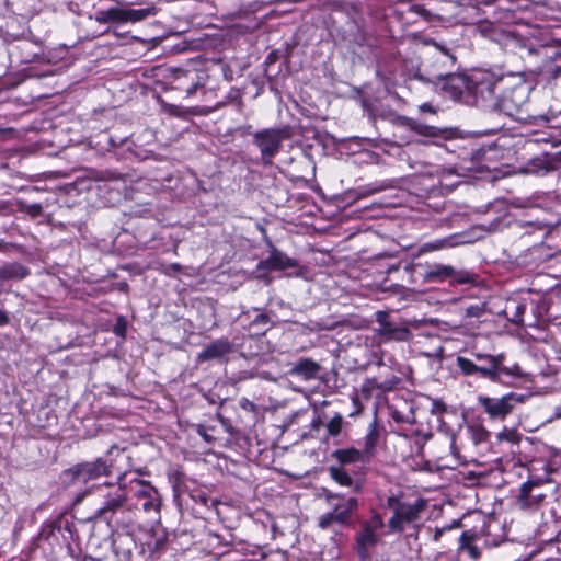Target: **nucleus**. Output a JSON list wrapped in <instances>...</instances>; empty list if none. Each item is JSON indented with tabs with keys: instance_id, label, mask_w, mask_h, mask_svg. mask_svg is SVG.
Wrapping results in <instances>:
<instances>
[{
	"instance_id": "f257e3e1",
	"label": "nucleus",
	"mask_w": 561,
	"mask_h": 561,
	"mask_svg": "<svg viewBox=\"0 0 561 561\" xmlns=\"http://www.w3.org/2000/svg\"><path fill=\"white\" fill-rule=\"evenodd\" d=\"M507 76L492 70H474L469 75V94L474 103L484 110L492 111L496 106L499 94L507 85Z\"/></svg>"
},
{
	"instance_id": "f03ea898",
	"label": "nucleus",
	"mask_w": 561,
	"mask_h": 561,
	"mask_svg": "<svg viewBox=\"0 0 561 561\" xmlns=\"http://www.w3.org/2000/svg\"><path fill=\"white\" fill-rule=\"evenodd\" d=\"M324 501L329 511L318 518V527L327 530L335 526L348 527L358 511V499L343 493L324 491Z\"/></svg>"
},
{
	"instance_id": "7ed1b4c3",
	"label": "nucleus",
	"mask_w": 561,
	"mask_h": 561,
	"mask_svg": "<svg viewBox=\"0 0 561 561\" xmlns=\"http://www.w3.org/2000/svg\"><path fill=\"white\" fill-rule=\"evenodd\" d=\"M128 518L124 522L134 524L144 513L151 519L156 520L160 517L161 496L158 490L150 483L137 481L134 486L128 489Z\"/></svg>"
},
{
	"instance_id": "20e7f679",
	"label": "nucleus",
	"mask_w": 561,
	"mask_h": 561,
	"mask_svg": "<svg viewBox=\"0 0 561 561\" xmlns=\"http://www.w3.org/2000/svg\"><path fill=\"white\" fill-rule=\"evenodd\" d=\"M102 502L94 513V517L106 522L108 525L129 526L124 522L128 518V489L122 485L106 484L100 489Z\"/></svg>"
},
{
	"instance_id": "39448f33",
	"label": "nucleus",
	"mask_w": 561,
	"mask_h": 561,
	"mask_svg": "<svg viewBox=\"0 0 561 561\" xmlns=\"http://www.w3.org/2000/svg\"><path fill=\"white\" fill-rule=\"evenodd\" d=\"M529 99V89L523 82L511 84V78H507V85L499 94L497 104L491 112L503 113L504 115L522 123L529 121L527 113Z\"/></svg>"
},
{
	"instance_id": "423d86ee",
	"label": "nucleus",
	"mask_w": 561,
	"mask_h": 561,
	"mask_svg": "<svg viewBox=\"0 0 561 561\" xmlns=\"http://www.w3.org/2000/svg\"><path fill=\"white\" fill-rule=\"evenodd\" d=\"M472 357L473 359L458 356L456 359L457 367L465 376L479 375L492 382H500L501 360H505V354L474 352Z\"/></svg>"
},
{
	"instance_id": "0eeeda50",
	"label": "nucleus",
	"mask_w": 561,
	"mask_h": 561,
	"mask_svg": "<svg viewBox=\"0 0 561 561\" xmlns=\"http://www.w3.org/2000/svg\"><path fill=\"white\" fill-rule=\"evenodd\" d=\"M112 474V465L103 458H96L92 461H83L64 470L60 474L61 482L67 485L89 484L110 477Z\"/></svg>"
},
{
	"instance_id": "6e6552de",
	"label": "nucleus",
	"mask_w": 561,
	"mask_h": 561,
	"mask_svg": "<svg viewBox=\"0 0 561 561\" xmlns=\"http://www.w3.org/2000/svg\"><path fill=\"white\" fill-rule=\"evenodd\" d=\"M426 505L427 504L424 499H417L413 503H408L403 502L399 495H389L387 497V507L393 512L388 522L390 530L394 533H402L404 530V524L417 520L426 508Z\"/></svg>"
},
{
	"instance_id": "1a4fd4ad",
	"label": "nucleus",
	"mask_w": 561,
	"mask_h": 561,
	"mask_svg": "<svg viewBox=\"0 0 561 561\" xmlns=\"http://www.w3.org/2000/svg\"><path fill=\"white\" fill-rule=\"evenodd\" d=\"M376 323L378 327L375 328L374 331L376 335L385 342H409L413 337L410 327L417 325V321H411L408 319L394 321L387 311L376 312Z\"/></svg>"
},
{
	"instance_id": "9d476101",
	"label": "nucleus",
	"mask_w": 561,
	"mask_h": 561,
	"mask_svg": "<svg viewBox=\"0 0 561 561\" xmlns=\"http://www.w3.org/2000/svg\"><path fill=\"white\" fill-rule=\"evenodd\" d=\"M290 137L288 127L265 128L253 134V144L259 148L264 164H272L283 141Z\"/></svg>"
},
{
	"instance_id": "9b49d317",
	"label": "nucleus",
	"mask_w": 561,
	"mask_h": 561,
	"mask_svg": "<svg viewBox=\"0 0 561 561\" xmlns=\"http://www.w3.org/2000/svg\"><path fill=\"white\" fill-rule=\"evenodd\" d=\"M111 541L117 561H146L145 546H138L131 533L114 530Z\"/></svg>"
},
{
	"instance_id": "f8f14e48",
	"label": "nucleus",
	"mask_w": 561,
	"mask_h": 561,
	"mask_svg": "<svg viewBox=\"0 0 561 561\" xmlns=\"http://www.w3.org/2000/svg\"><path fill=\"white\" fill-rule=\"evenodd\" d=\"M419 78L422 81L434 83L438 90L453 100H460L465 90L469 92V75L456 73L454 70L435 71L434 79H424L423 75H420Z\"/></svg>"
},
{
	"instance_id": "ddd939ff",
	"label": "nucleus",
	"mask_w": 561,
	"mask_h": 561,
	"mask_svg": "<svg viewBox=\"0 0 561 561\" xmlns=\"http://www.w3.org/2000/svg\"><path fill=\"white\" fill-rule=\"evenodd\" d=\"M385 527L382 516L378 512H373L369 519L362 523V529L356 535V550L360 559H366L368 548L375 547L380 539L379 531Z\"/></svg>"
},
{
	"instance_id": "4468645a",
	"label": "nucleus",
	"mask_w": 561,
	"mask_h": 561,
	"mask_svg": "<svg viewBox=\"0 0 561 561\" xmlns=\"http://www.w3.org/2000/svg\"><path fill=\"white\" fill-rule=\"evenodd\" d=\"M525 400L524 394L515 392L507 393L501 398H491L480 396L478 398L479 404L483 408L484 412L493 420H504L512 413L517 403H523Z\"/></svg>"
},
{
	"instance_id": "2eb2a0df",
	"label": "nucleus",
	"mask_w": 561,
	"mask_h": 561,
	"mask_svg": "<svg viewBox=\"0 0 561 561\" xmlns=\"http://www.w3.org/2000/svg\"><path fill=\"white\" fill-rule=\"evenodd\" d=\"M426 44L432 45L434 51L431 53V61L427 65V77H424V79H434L435 71L448 72L455 69L457 57L447 46L434 39L427 41Z\"/></svg>"
},
{
	"instance_id": "dca6fc26",
	"label": "nucleus",
	"mask_w": 561,
	"mask_h": 561,
	"mask_svg": "<svg viewBox=\"0 0 561 561\" xmlns=\"http://www.w3.org/2000/svg\"><path fill=\"white\" fill-rule=\"evenodd\" d=\"M546 483L540 480H530L522 484L517 497V505L522 510H538L547 497Z\"/></svg>"
},
{
	"instance_id": "f3484780",
	"label": "nucleus",
	"mask_w": 561,
	"mask_h": 561,
	"mask_svg": "<svg viewBox=\"0 0 561 561\" xmlns=\"http://www.w3.org/2000/svg\"><path fill=\"white\" fill-rule=\"evenodd\" d=\"M231 352L232 343L228 339L221 337L207 344L204 350L197 354L196 360L199 363L224 360Z\"/></svg>"
},
{
	"instance_id": "a211bd4d",
	"label": "nucleus",
	"mask_w": 561,
	"mask_h": 561,
	"mask_svg": "<svg viewBox=\"0 0 561 561\" xmlns=\"http://www.w3.org/2000/svg\"><path fill=\"white\" fill-rule=\"evenodd\" d=\"M107 11V19L110 22H139L152 15L154 13L153 9H121V8H110Z\"/></svg>"
},
{
	"instance_id": "6ab92c4d",
	"label": "nucleus",
	"mask_w": 561,
	"mask_h": 561,
	"mask_svg": "<svg viewBox=\"0 0 561 561\" xmlns=\"http://www.w3.org/2000/svg\"><path fill=\"white\" fill-rule=\"evenodd\" d=\"M381 430L382 426L379 424L377 415H375L373 422L368 425L367 434L364 437V447L362 449L368 460H370V458L375 455Z\"/></svg>"
},
{
	"instance_id": "aec40b11",
	"label": "nucleus",
	"mask_w": 561,
	"mask_h": 561,
	"mask_svg": "<svg viewBox=\"0 0 561 561\" xmlns=\"http://www.w3.org/2000/svg\"><path fill=\"white\" fill-rule=\"evenodd\" d=\"M321 366L311 358H302L297 362L289 370V375L297 376L304 380L314 379L320 371Z\"/></svg>"
},
{
	"instance_id": "412c9836",
	"label": "nucleus",
	"mask_w": 561,
	"mask_h": 561,
	"mask_svg": "<svg viewBox=\"0 0 561 561\" xmlns=\"http://www.w3.org/2000/svg\"><path fill=\"white\" fill-rule=\"evenodd\" d=\"M397 123L400 126L408 128L422 136L434 137L437 136L439 131V129L436 128L435 126L423 124L421 122H417L416 119L407 116H399L397 118Z\"/></svg>"
},
{
	"instance_id": "4be33fe9",
	"label": "nucleus",
	"mask_w": 561,
	"mask_h": 561,
	"mask_svg": "<svg viewBox=\"0 0 561 561\" xmlns=\"http://www.w3.org/2000/svg\"><path fill=\"white\" fill-rule=\"evenodd\" d=\"M165 541V537L163 535L157 536L154 530L146 534L145 540L139 545L145 546V552L147 554L146 561H154L156 553L164 548Z\"/></svg>"
},
{
	"instance_id": "5701e85b",
	"label": "nucleus",
	"mask_w": 561,
	"mask_h": 561,
	"mask_svg": "<svg viewBox=\"0 0 561 561\" xmlns=\"http://www.w3.org/2000/svg\"><path fill=\"white\" fill-rule=\"evenodd\" d=\"M332 457L339 461V467L342 468L343 466L348 463L368 461V458L365 456V454L362 450L356 449L354 447L336 449L332 453Z\"/></svg>"
},
{
	"instance_id": "b1692460",
	"label": "nucleus",
	"mask_w": 561,
	"mask_h": 561,
	"mask_svg": "<svg viewBox=\"0 0 561 561\" xmlns=\"http://www.w3.org/2000/svg\"><path fill=\"white\" fill-rule=\"evenodd\" d=\"M30 274V270L21 263L13 262L0 267V280L23 279Z\"/></svg>"
},
{
	"instance_id": "393cba45",
	"label": "nucleus",
	"mask_w": 561,
	"mask_h": 561,
	"mask_svg": "<svg viewBox=\"0 0 561 561\" xmlns=\"http://www.w3.org/2000/svg\"><path fill=\"white\" fill-rule=\"evenodd\" d=\"M330 477L340 485L342 486H353L356 491L360 490V485L358 483H355L353 478L342 468L339 466H331L329 468Z\"/></svg>"
},
{
	"instance_id": "a878e982",
	"label": "nucleus",
	"mask_w": 561,
	"mask_h": 561,
	"mask_svg": "<svg viewBox=\"0 0 561 561\" xmlns=\"http://www.w3.org/2000/svg\"><path fill=\"white\" fill-rule=\"evenodd\" d=\"M270 254L274 263V270L276 271L294 268L298 265L296 260L287 256L284 252L279 251L275 247H272Z\"/></svg>"
},
{
	"instance_id": "bb28decb",
	"label": "nucleus",
	"mask_w": 561,
	"mask_h": 561,
	"mask_svg": "<svg viewBox=\"0 0 561 561\" xmlns=\"http://www.w3.org/2000/svg\"><path fill=\"white\" fill-rule=\"evenodd\" d=\"M453 273H454L453 266L444 265V264H435L426 271L425 278L428 280L442 282L447 278H450V275Z\"/></svg>"
},
{
	"instance_id": "cd10ccee",
	"label": "nucleus",
	"mask_w": 561,
	"mask_h": 561,
	"mask_svg": "<svg viewBox=\"0 0 561 561\" xmlns=\"http://www.w3.org/2000/svg\"><path fill=\"white\" fill-rule=\"evenodd\" d=\"M274 322L270 313L261 312L259 313L250 323V328L256 329V334H264L271 328H273Z\"/></svg>"
},
{
	"instance_id": "c85d7f7f",
	"label": "nucleus",
	"mask_w": 561,
	"mask_h": 561,
	"mask_svg": "<svg viewBox=\"0 0 561 561\" xmlns=\"http://www.w3.org/2000/svg\"><path fill=\"white\" fill-rule=\"evenodd\" d=\"M191 497L195 503L207 508H217V505L219 504L217 499L210 497L209 494L202 489L192 490Z\"/></svg>"
},
{
	"instance_id": "c756f323",
	"label": "nucleus",
	"mask_w": 561,
	"mask_h": 561,
	"mask_svg": "<svg viewBox=\"0 0 561 561\" xmlns=\"http://www.w3.org/2000/svg\"><path fill=\"white\" fill-rule=\"evenodd\" d=\"M479 276L470 271L467 270H455L454 273L450 275L451 283L454 284H477Z\"/></svg>"
},
{
	"instance_id": "7c9ffc66",
	"label": "nucleus",
	"mask_w": 561,
	"mask_h": 561,
	"mask_svg": "<svg viewBox=\"0 0 561 561\" xmlns=\"http://www.w3.org/2000/svg\"><path fill=\"white\" fill-rule=\"evenodd\" d=\"M344 424L343 415L335 413V415L327 423V433L331 437H336L341 434Z\"/></svg>"
},
{
	"instance_id": "2f4dec72",
	"label": "nucleus",
	"mask_w": 561,
	"mask_h": 561,
	"mask_svg": "<svg viewBox=\"0 0 561 561\" xmlns=\"http://www.w3.org/2000/svg\"><path fill=\"white\" fill-rule=\"evenodd\" d=\"M502 376L522 377L523 371L518 364H514L513 366L507 367L504 365V360H501L500 382H502Z\"/></svg>"
},
{
	"instance_id": "473e14b6",
	"label": "nucleus",
	"mask_w": 561,
	"mask_h": 561,
	"mask_svg": "<svg viewBox=\"0 0 561 561\" xmlns=\"http://www.w3.org/2000/svg\"><path fill=\"white\" fill-rule=\"evenodd\" d=\"M522 435L515 430L504 428L502 432L497 433L499 440H506L512 444H518L520 442Z\"/></svg>"
},
{
	"instance_id": "72a5a7b5",
	"label": "nucleus",
	"mask_w": 561,
	"mask_h": 561,
	"mask_svg": "<svg viewBox=\"0 0 561 561\" xmlns=\"http://www.w3.org/2000/svg\"><path fill=\"white\" fill-rule=\"evenodd\" d=\"M19 209L21 211H24L26 213L27 215L32 216V217H37V216H41L42 213H43V207L41 204L38 203H35V204H26L24 202H19Z\"/></svg>"
},
{
	"instance_id": "f704fd0d",
	"label": "nucleus",
	"mask_w": 561,
	"mask_h": 561,
	"mask_svg": "<svg viewBox=\"0 0 561 561\" xmlns=\"http://www.w3.org/2000/svg\"><path fill=\"white\" fill-rule=\"evenodd\" d=\"M312 330L322 331V330H334L336 327V322L330 319L322 320V321H311Z\"/></svg>"
},
{
	"instance_id": "c9c22d12",
	"label": "nucleus",
	"mask_w": 561,
	"mask_h": 561,
	"mask_svg": "<svg viewBox=\"0 0 561 561\" xmlns=\"http://www.w3.org/2000/svg\"><path fill=\"white\" fill-rule=\"evenodd\" d=\"M391 417L397 423H408L413 424L415 422L413 413H411V416L404 415L402 412L398 410H393L391 412Z\"/></svg>"
},
{
	"instance_id": "e433bc0d",
	"label": "nucleus",
	"mask_w": 561,
	"mask_h": 561,
	"mask_svg": "<svg viewBox=\"0 0 561 561\" xmlns=\"http://www.w3.org/2000/svg\"><path fill=\"white\" fill-rule=\"evenodd\" d=\"M467 540H468V537H467L466 533H463L460 537V547L461 548L467 547L470 557H472L473 559H478L480 556L479 549L476 546L468 545Z\"/></svg>"
},
{
	"instance_id": "4c0bfd02",
	"label": "nucleus",
	"mask_w": 561,
	"mask_h": 561,
	"mask_svg": "<svg viewBox=\"0 0 561 561\" xmlns=\"http://www.w3.org/2000/svg\"><path fill=\"white\" fill-rule=\"evenodd\" d=\"M472 439L474 444H479L481 442H484L488 437V432L484 428L479 427H470Z\"/></svg>"
},
{
	"instance_id": "58836bf2",
	"label": "nucleus",
	"mask_w": 561,
	"mask_h": 561,
	"mask_svg": "<svg viewBox=\"0 0 561 561\" xmlns=\"http://www.w3.org/2000/svg\"><path fill=\"white\" fill-rule=\"evenodd\" d=\"M451 239H453V237L440 239L433 243H428L427 247H430L433 250H438V249L446 248V247H453V245H455V243L451 242Z\"/></svg>"
},
{
	"instance_id": "ea45409f",
	"label": "nucleus",
	"mask_w": 561,
	"mask_h": 561,
	"mask_svg": "<svg viewBox=\"0 0 561 561\" xmlns=\"http://www.w3.org/2000/svg\"><path fill=\"white\" fill-rule=\"evenodd\" d=\"M275 271L274 270V263L272 261L271 254L265 259L257 263L256 271Z\"/></svg>"
},
{
	"instance_id": "a19ab883",
	"label": "nucleus",
	"mask_w": 561,
	"mask_h": 561,
	"mask_svg": "<svg viewBox=\"0 0 561 561\" xmlns=\"http://www.w3.org/2000/svg\"><path fill=\"white\" fill-rule=\"evenodd\" d=\"M95 20L99 22V23H108L110 22V19H107V11L104 10V11H100L96 13V16H95Z\"/></svg>"
},
{
	"instance_id": "79ce46f5",
	"label": "nucleus",
	"mask_w": 561,
	"mask_h": 561,
	"mask_svg": "<svg viewBox=\"0 0 561 561\" xmlns=\"http://www.w3.org/2000/svg\"><path fill=\"white\" fill-rule=\"evenodd\" d=\"M197 433L207 442L210 443L213 440V437L206 433V430L204 426L199 425L197 428Z\"/></svg>"
},
{
	"instance_id": "37998d69",
	"label": "nucleus",
	"mask_w": 561,
	"mask_h": 561,
	"mask_svg": "<svg viewBox=\"0 0 561 561\" xmlns=\"http://www.w3.org/2000/svg\"><path fill=\"white\" fill-rule=\"evenodd\" d=\"M467 314L470 317H479L480 316V307L471 306L467 308Z\"/></svg>"
},
{
	"instance_id": "c03bdc74",
	"label": "nucleus",
	"mask_w": 561,
	"mask_h": 561,
	"mask_svg": "<svg viewBox=\"0 0 561 561\" xmlns=\"http://www.w3.org/2000/svg\"><path fill=\"white\" fill-rule=\"evenodd\" d=\"M9 321L10 319L7 312L0 309V325H5L9 323Z\"/></svg>"
},
{
	"instance_id": "a18cd8bd",
	"label": "nucleus",
	"mask_w": 561,
	"mask_h": 561,
	"mask_svg": "<svg viewBox=\"0 0 561 561\" xmlns=\"http://www.w3.org/2000/svg\"><path fill=\"white\" fill-rule=\"evenodd\" d=\"M198 85H199V83H198V82H193L191 85H188V87L185 89V91H186L187 95H193V94L196 92V90H197Z\"/></svg>"
},
{
	"instance_id": "49530a36",
	"label": "nucleus",
	"mask_w": 561,
	"mask_h": 561,
	"mask_svg": "<svg viewBox=\"0 0 561 561\" xmlns=\"http://www.w3.org/2000/svg\"><path fill=\"white\" fill-rule=\"evenodd\" d=\"M433 407L442 412H445L446 410V405L443 401L440 400H434L433 401Z\"/></svg>"
},
{
	"instance_id": "de8ad7c7",
	"label": "nucleus",
	"mask_w": 561,
	"mask_h": 561,
	"mask_svg": "<svg viewBox=\"0 0 561 561\" xmlns=\"http://www.w3.org/2000/svg\"><path fill=\"white\" fill-rule=\"evenodd\" d=\"M420 111L422 112H431V113H434V108L432 107L431 104L428 103H423L422 105H420Z\"/></svg>"
},
{
	"instance_id": "09e8293b",
	"label": "nucleus",
	"mask_w": 561,
	"mask_h": 561,
	"mask_svg": "<svg viewBox=\"0 0 561 561\" xmlns=\"http://www.w3.org/2000/svg\"><path fill=\"white\" fill-rule=\"evenodd\" d=\"M444 528H437L434 534V540L438 541L444 533Z\"/></svg>"
},
{
	"instance_id": "8fccbe9b",
	"label": "nucleus",
	"mask_w": 561,
	"mask_h": 561,
	"mask_svg": "<svg viewBox=\"0 0 561 561\" xmlns=\"http://www.w3.org/2000/svg\"><path fill=\"white\" fill-rule=\"evenodd\" d=\"M275 58H276V55H275V53L273 51V53L268 54V56H267V58H266V62H267V64H272V62H274V61H275Z\"/></svg>"
},
{
	"instance_id": "3c124183",
	"label": "nucleus",
	"mask_w": 561,
	"mask_h": 561,
	"mask_svg": "<svg viewBox=\"0 0 561 561\" xmlns=\"http://www.w3.org/2000/svg\"><path fill=\"white\" fill-rule=\"evenodd\" d=\"M170 268L174 272H180L182 267L179 263H173L170 265Z\"/></svg>"
},
{
	"instance_id": "603ef678",
	"label": "nucleus",
	"mask_w": 561,
	"mask_h": 561,
	"mask_svg": "<svg viewBox=\"0 0 561 561\" xmlns=\"http://www.w3.org/2000/svg\"><path fill=\"white\" fill-rule=\"evenodd\" d=\"M181 75L184 76V77L195 76V73L191 72V71H181Z\"/></svg>"
},
{
	"instance_id": "864d4df0",
	"label": "nucleus",
	"mask_w": 561,
	"mask_h": 561,
	"mask_svg": "<svg viewBox=\"0 0 561 561\" xmlns=\"http://www.w3.org/2000/svg\"><path fill=\"white\" fill-rule=\"evenodd\" d=\"M110 178H111V179H115V180H119V179H122V176H121V175L115 174V173H113Z\"/></svg>"
},
{
	"instance_id": "5fc2aeb1",
	"label": "nucleus",
	"mask_w": 561,
	"mask_h": 561,
	"mask_svg": "<svg viewBox=\"0 0 561 561\" xmlns=\"http://www.w3.org/2000/svg\"><path fill=\"white\" fill-rule=\"evenodd\" d=\"M379 191H380V188H379V187H375V188L370 190L368 193H369V194H375V193H377V192H379Z\"/></svg>"
},
{
	"instance_id": "6e6d98bb",
	"label": "nucleus",
	"mask_w": 561,
	"mask_h": 561,
	"mask_svg": "<svg viewBox=\"0 0 561 561\" xmlns=\"http://www.w3.org/2000/svg\"><path fill=\"white\" fill-rule=\"evenodd\" d=\"M85 494H87L85 492H84V493H82V494H79V495L77 496V501H81V500L84 497V495H85Z\"/></svg>"
},
{
	"instance_id": "4d7b16f0",
	"label": "nucleus",
	"mask_w": 561,
	"mask_h": 561,
	"mask_svg": "<svg viewBox=\"0 0 561 561\" xmlns=\"http://www.w3.org/2000/svg\"><path fill=\"white\" fill-rule=\"evenodd\" d=\"M257 278H260V279H265V278H267V275H265V274H259V275H257Z\"/></svg>"
}]
</instances>
